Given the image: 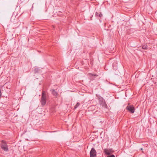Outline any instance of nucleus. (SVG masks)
<instances>
[{"label":"nucleus","instance_id":"obj_8","mask_svg":"<svg viewBox=\"0 0 157 157\" xmlns=\"http://www.w3.org/2000/svg\"><path fill=\"white\" fill-rule=\"evenodd\" d=\"M95 15L97 17L98 16L100 17H101L102 16V14L101 13V12H100V13H98L96 12L95 13Z\"/></svg>","mask_w":157,"mask_h":157},{"label":"nucleus","instance_id":"obj_3","mask_svg":"<svg viewBox=\"0 0 157 157\" xmlns=\"http://www.w3.org/2000/svg\"><path fill=\"white\" fill-rule=\"evenodd\" d=\"M96 151L94 148H92L90 152V157H96Z\"/></svg>","mask_w":157,"mask_h":157},{"label":"nucleus","instance_id":"obj_10","mask_svg":"<svg viewBox=\"0 0 157 157\" xmlns=\"http://www.w3.org/2000/svg\"><path fill=\"white\" fill-rule=\"evenodd\" d=\"M116 65H117V62L116 61L113 64V67L116 69Z\"/></svg>","mask_w":157,"mask_h":157},{"label":"nucleus","instance_id":"obj_13","mask_svg":"<svg viewBox=\"0 0 157 157\" xmlns=\"http://www.w3.org/2000/svg\"><path fill=\"white\" fill-rule=\"evenodd\" d=\"M107 157H115L114 155H112L110 156H107Z\"/></svg>","mask_w":157,"mask_h":157},{"label":"nucleus","instance_id":"obj_11","mask_svg":"<svg viewBox=\"0 0 157 157\" xmlns=\"http://www.w3.org/2000/svg\"><path fill=\"white\" fill-rule=\"evenodd\" d=\"M80 105V103L79 102H77L76 105L75 106L74 108L76 109L78 108V106Z\"/></svg>","mask_w":157,"mask_h":157},{"label":"nucleus","instance_id":"obj_7","mask_svg":"<svg viewBox=\"0 0 157 157\" xmlns=\"http://www.w3.org/2000/svg\"><path fill=\"white\" fill-rule=\"evenodd\" d=\"M52 94L55 96H56L58 95L57 93L54 90H52Z\"/></svg>","mask_w":157,"mask_h":157},{"label":"nucleus","instance_id":"obj_15","mask_svg":"<svg viewBox=\"0 0 157 157\" xmlns=\"http://www.w3.org/2000/svg\"><path fill=\"white\" fill-rule=\"evenodd\" d=\"M140 150H143V149L142 148H141L140 149Z\"/></svg>","mask_w":157,"mask_h":157},{"label":"nucleus","instance_id":"obj_4","mask_svg":"<svg viewBox=\"0 0 157 157\" xmlns=\"http://www.w3.org/2000/svg\"><path fill=\"white\" fill-rule=\"evenodd\" d=\"M104 151L105 153L108 155L113 152V151L112 149H105Z\"/></svg>","mask_w":157,"mask_h":157},{"label":"nucleus","instance_id":"obj_5","mask_svg":"<svg viewBox=\"0 0 157 157\" xmlns=\"http://www.w3.org/2000/svg\"><path fill=\"white\" fill-rule=\"evenodd\" d=\"M126 109L131 113H133L135 111V109L133 106H127Z\"/></svg>","mask_w":157,"mask_h":157},{"label":"nucleus","instance_id":"obj_6","mask_svg":"<svg viewBox=\"0 0 157 157\" xmlns=\"http://www.w3.org/2000/svg\"><path fill=\"white\" fill-rule=\"evenodd\" d=\"M96 96L98 98L99 103L100 104H103L104 102V100L103 98L97 94H96Z\"/></svg>","mask_w":157,"mask_h":157},{"label":"nucleus","instance_id":"obj_9","mask_svg":"<svg viewBox=\"0 0 157 157\" xmlns=\"http://www.w3.org/2000/svg\"><path fill=\"white\" fill-rule=\"evenodd\" d=\"M142 48L143 49L147 50L148 49L147 44H146L144 45H143L142 46Z\"/></svg>","mask_w":157,"mask_h":157},{"label":"nucleus","instance_id":"obj_12","mask_svg":"<svg viewBox=\"0 0 157 157\" xmlns=\"http://www.w3.org/2000/svg\"><path fill=\"white\" fill-rule=\"evenodd\" d=\"M38 68H36L34 69V71L36 72L38 71Z\"/></svg>","mask_w":157,"mask_h":157},{"label":"nucleus","instance_id":"obj_14","mask_svg":"<svg viewBox=\"0 0 157 157\" xmlns=\"http://www.w3.org/2000/svg\"><path fill=\"white\" fill-rule=\"evenodd\" d=\"M91 75L93 76H98V75L95 74H91Z\"/></svg>","mask_w":157,"mask_h":157},{"label":"nucleus","instance_id":"obj_1","mask_svg":"<svg viewBox=\"0 0 157 157\" xmlns=\"http://www.w3.org/2000/svg\"><path fill=\"white\" fill-rule=\"evenodd\" d=\"M41 104L43 106L46 103V94L44 91L42 93V96L41 97Z\"/></svg>","mask_w":157,"mask_h":157},{"label":"nucleus","instance_id":"obj_2","mask_svg":"<svg viewBox=\"0 0 157 157\" xmlns=\"http://www.w3.org/2000/svg\"><path fill=\"white\" fill-rule=\"evenodd\" d=\"M1 147L4 151H6L8 150L7 144L6 143L3 141H2V142Z\"/></svg>","mask_w":157,"mask_h":157}]
</instances>
